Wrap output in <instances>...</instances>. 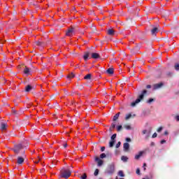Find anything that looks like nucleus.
<instances>
[{"label":"nucleus","instance_id":"1","mask_svg":"<svg viewBox=\"0 0 179 179\" xmlns=\"http://www.w3.org/2000/svg\"><path fill=\"white\" fill-rule=\"evenodd\" d=\"M147 94H148V90H143L141 94L138 96V99H136L134 102H132L131 103V106L135 107V106H136V104H138V103H141V101H142V100H143V99L145 98V96H146Z\"/></svg>","mask_w":179,"mask_h":179},{"label":"nucleus","instance_id":"2","mask_svg":"<svg viewBox=\"0 0 179 179\" xmlns=\"http://www.w3.org/2000/svg\"><path fill=\"white\" fill-rule=\"evenodd\" d=\"M71 174L72 171L70 169L62 168L60 171V178H69Z\"/></svg>","mask_w":179,"mask_h":179},{"label":"nucleus","instance_id":"3","mask_svg":"<svg viewBox=\"0 0 179 179\" xmlns=\"http://www.w3.org/2000/svg\"><path fill=\"white\" fill-rule=\"evenodd\" d=\"M23 145L21 143L15 144L14 145V147L12 148V150L15 153L16 155H19L21 151V155H24L26 152L23 150Z\"/></svg>","mask_w":179,"mask_h":179},{"label":"nucleus","instance_id":"4","mask_svg":"<svg viewBox=\"0 0 179 179\" xmlns=\"http://www.w3.org/2000/svg\"><path fill=\"white\" fill-rule=\"evenodd\" d=\"M114 173H115V165L114 164H110L105 170V174L113 176Z\"/></svg>","mask_w":179,"mask_h":179},{"label":"nucleus","instance_id":"5","mask_svg":"<svg viewBox=\"0 0 179 179\" xmlns=\"http://www.w3.org/2000/svg\"><path fill=\"white\" fill-rule=\"evenodd\" d=\"M75 31H76V29H75V27H71V28H69L68 29V31L66 33V35L69 36V37H71L72 36V34L75 33Z\"/></svg>","mask_w":179,"mask_h":179},{"label":"nucleus","instance_id":"6","mask_svg":"<svg viewBox=\"0 0 179 179\" xmlns=\"http://www.w3.org/2000/svg\"><path fill=\"white\" fill-rule=\"evenodd\" d=\"M95 162H96L98 167H101V165L104 163L99 157H95Z\"/></svg>","mask_w":179,"mask_h":179},{"label":"nucleus","instance_id":"7","mask_svg":"<svg viewBox=\"0 0 179 179\" xmlns=\"http://www.w3.org/2000/svg\"><path fill=\"white\" fill-rule=\"evenodd\" d=\"M24 73L27 76L31 75V69L25 66V68L24 69Z\"/></svg>","mask_w":179,"mask_h":179},{"label":"nucleus","instance_id":"8","mask_svg":"<svg viewBox=\"0 0 179 179\" xmlns=\"http://www.w3.org/2000/svg\"><path fill=\"white\" fill-rule=\"evenodd\" d=\"M34 89H36L34 87V86H31L30 85H28L25 87V92H31V90H34Z\"/></svg>","mask_w":179,"mask_h":179},{"label":"nucleus","instance_id":"9","mask_svg":"<svg viewBox=\"0 0 179 179\" xmlns=\"http://www.w3.org/2000/svg\"><path fill=\"white\" fill-rule=\"evenodd\" d=\"M24 162V158L22 157H17V164H23Z\"/></svg>","mask_w":179,"mask_h":179},{"label":"nucleus","instance_id":"10","mask_svg":"<svg viewBox=\"0 0 179 179\" xmlns=\"http://www.w3.org/2000/svg\"><path fill=\"white\" fill-rule=\"evenodd\" d=\"M163 83H159L158 84H155L153 85L154 87V90H157V89H160V87H162L163 86Z\"/></svg>","mask_w":179,"mask_h":179},{"label":"nucleus","instance_id":"11","mask_svg":"<svg viewBox=\"0 0 179 179\" xmlns=\"http://www.w3.org/2000/svg\"><path fill=\"white\" fill-rule=\"evenodd\" d=\"M157 31H159V28L157 27H154L153 29H151V34L152 36H156V34L157 33Z\"/></svg>","mask_w":179,"mask_h":179},{"label":"nucleus","instance_id":"12","mask_svg":"<svg viewBox=\"0 0 179 179\" xmlns=\"http://www.w3.org/2000/svg\"><path fill=\"white\" fill-rule=\"evenodd\" d=\"M123 149H124V152H128V150H129V143H124L123 144Z\"/></svg>","mask_w":179,"mask_h":179},{"label":"nucleus","instance_id":"13","mask_svg":"<svg viewBox=\"0 0 179 179\" xmlns=\"http://www.w3.org/2000/svg\"><path fill=\"white\" fill-rule=\"evenodd\" d=\"M143 155V151H140L138 155H135L134 159L136 160H139V159H141Z\"/></svg>","mask_w":179,"mask_h":179},{"label":"nucleus","instance_id":"14","mask_svg":"<svg viewBox=\"0 0 179 179\" xmlns=\"http://www.w3.org/2000/svg\"><path fill=\"white\" fill-rule=\"evenodd\" d=\"M107 34L109 36H114V34H115V31H114V29H109L107 31Z\"/></svg>","mask_w":179,"mask_h":179},{"label":"nucleus","instance_id":"15","mask_svg":"<svg viewBox=\"0 0 179 179\" xmlns=\"http://www.w3.org/2000/svg\"><path fill=\"white\" fill-rule=\"evenodd\" d=\"M92 58L94 59H98V58H100V55L96 52H94L92 54Z\"/></svg>","mask_w":179,"mask_h":179},{"label":"nucleus","instance_id":"16","mask_svg":"<svg viewBox=\"0 0 179 179\" xmlns=\"http://www.w3.org/2000/svg\"><path fill=\"white\" fill-rule=\"evenodd\" d=\"M136 115H135V114L132 115V114L129 113V114L126 115L125 120L128 121V120H129V118H132V117H136Z\"/></svg>","mask_w":179,"mask_h":179},{"label":"nucleus","instance_id":"17","mask_svg":"<svg viewBox=\"0 0 179 179\" xmlns=\"http://www.w3.org/2000/svg\"><path fill=\"white\" fill-rule=\"evenodd\" d=\"M89 55H90V52H85V55L83 56V59L85 61H87Z\"/></svg>","mask_w":179,"mask_h":179},{"label":"nucleus","instance_id":"18","mask_svg":"<svg viewBox=\"0 0 179 179\" xmlns=\"http://www.w3.org/2000/svg\"><path fill=\"white\" fill-rule=\"evenodd\" d=\"M36 45H38L39 47H44L45 45V43L41 42L40 41H38L36 42Z\"/></svg>","mask_w":179,"mask_h":179},{"label":"nucleus","instance_id":"19","mask_svg":"<svg viewBox=\"0 0 179 179\" xmlns=\"http://www.w3.org/2000/svg\"><path fill=\"white\" fill-rule=\"evenodd\" d=\"M106 73H108V75H113L114 73V69L109 68L107 69Z\"/></svg>","mask_w":179,"mask_h":179},{"label":"nucleus","instance_id":"20","mask_svg":"<svg viewBox=\"0 0 179 179\" xmlns=\"http://www.w3.org/2000/svg\"><path fill=\"white\" fill-rule=\"evenodd\" d=\"M84 79H85V80H90L92 79V74L89 73L87 74L85 77Z\"/></svg>","mask_w":179,"mask_h":179},{"label":"nucleus","instance_id":"21","mask_svg":"<svg viewBox=\"0 0 179 179\" xmlns=\"http://www.w3.org/2000/svg\"><path fill=\"white\" fill-rule=\"evenodd\" d=\"M120 113H117V114H115V115L113 116V121H117V120H118V118L120 117Z\"/></svg>","mask_w":179,"mask_h":179},{"label":"nucleus","instance_id":"22","mask_svg":"<svg viewBox=\"0 0 179 179\" xmlns=\"http://www.w3.org/2000/svg\"><path fill=\"white\" fill-rule=\"evenodd\" d=\"M0 128H1V131H5V129H6V123H1Z\"/></svg>","mask_w":179,"mask_h":179},{"label":"nucleus","instance_id":"23","mask_svg":"<svg viewBox=\"0 0 179 179\" xmlns=\"http://www.w3.org/2000/svg\"><path fill=\"white\" fill-rule=\"evenodd\" d=\"M115 143V141L114 140H111L110 142H109V147L110 148H113V146H114V144Z\"/></svg>","mask_w":179,"mask_h":179},{"label":"nucleus","instance_id":"24","mask_svg":"<svg viewBox=\"0 0 179 179\" xmlns=\"http://www.w3.org/2000/svg\"><path fill=\"white\" fill-rule=\"evenodd\" d=\"M124 128H125V129H127V130L132 129V127H131V126L129 124H124Z\"/></svg>","mask_w":179,"mask_h":179},{"label":"nucleus","instance_id":"25","mask_svg":"<svg viewBox=\"0 0 179 179\" xmlns=\"http://www.w3.org/2000/svg\"><path fill=\"white\" fill-rule=\"evenodd\" d=\"M121 160H122V162H128V157H125V156H122Z\"/></svg>","mask_w":179,"mask_h":179},{"label":"nucleus","instance_id":"26","mask_svg":"<svg viewBox=\"0 0 179 179\" xmlns=\"http://www.w3.org/2000/svg\"><path fill=\"white\" fill-rule=\"evenodd\" d=\"M118 176L120 177H125V174H124V171H119Z\"/></svg>","mask_w":179,"mask_h":179},{"label":"nucleus","instance_id":"27","mask_svg":"<svg viewBox=\"0 0 179 179\" xmlns=\"http://www.w3.org/2000/svg\"><path fill=\"white\" fill-rule=\"evenodd\" d=\"M91 30L92 33H96V31H97V29L94 26H91Z\"/></svg>","mask_w":179,"mask_h":179},{"label":"nucleus","instance_id":"28","mask_svg":"<svg viewBox=\"0 0 179 179\" xmlns=\"http://www.w3.org/2000/svg\"><path fill=\"white\" fill-rule=\"evenodd\" d=\"M155 101V99L151 98L147 101L148 104H150L151 103H153Z\"/></svg>","mask_w":179,"mask_h":179},{"label":"nucleus","instance_id":"29","mask_svg":"<svg viewBox=\"0 0 179 179\" xmlns=\"http://www.w3.org/2000/svg\"><path fill=\"white\" fill-rule=\"evenodd\" d=\"M71 78H75V74H73L72 73L71 74H69L68 76H67V78L68 79H71Z\"/></svg>","mask_w":179,"mask_h":179},{"label":"nucleus","instance_id":"30","mask_svg":"<svg viewBox=\"0 0 179 179\" xmlns=\"http://www.w3.org/2000/svg\"><path fill=\"white\" fill-rule=\"evenodd\" d=\"M121 129H122V125H119L117 127V131L118 132H120V131H121Z\"/></svg>","mask_w":179,"mask_h":179},{"label":"nucleus","instance_id":"31","mask_svg":"<svg viewBox=\"0 0 179 179\" xmlns=\"http://www.w3.org/2000/svg\"><path fill=\"white\" fill-rule=\"evenodd\" d=\"M115 138H117V134H114L110 137V139H111V141H114V139H115Z\"/></svg>","mask_w":179,"mask_h":179},{"label":"nucleus","instance_id":"32","mask_svg":"<svg viewBox=\"0 0 179 179\" xmlns=\"http://www.w3.org/2000/svg\"><path fill=\"white\" fill-rule=\"evenodd\" d=\"M99 169H95V171H94V176H99Z\"/></svg>","mask_w":179,"mask_h":179},{"label":"nucleus","instance_id":"33","mask_svg":"<svg viewBox=\"0 0 179 179\" xmlns=\"http://www.w3.org/2000/svg\"><path fill=\"white\" fill-rule=\"evenodd\" d=\"M174 68L176 71H179V64H176Z\"/></svg>","mask_w":179,"mask_h":179},{"label":"nucleus","instance_id":"34","mask_svg":"<svg viewBox=\"0 0 179 179\" xmlns=\"http://www.w3.org/2000/svg\"><path fill=\"white\" fill-rule=\"evenodd\" d=\"M81 179H86L87 178V175L86 173H83V175L80 177Z\"/></svg>","mask_w":179,"mask_h":179},{"label":"nucleus","instance_id":"35","mask_svg":"<svg viewBox=\"0 0 179 179\" xmlns=\"http://www.w3.org/2000/svg\"><path fill=\"white\" fill-rule=\"evenodd\" d=\"M78 87L79 90H83V88H84L83 85H78Z\"/></svg>","mask_w":179,"mask_h":179},{"label":"nucleus","instance_id":"36","mask_svg":"<svg viewBox=\"0 0 179 179\" xmlns=\"http://www.w3.org/2000/svg\"><path fill=\"white\" fill-rule=\"evenodd\" d=\"M105 157H106V155L105 153L101 154V155H100V158H101V159H104Z\"/></svg>","mask_w":179,"mask_h":179},{"label":"nucleus","instance_id":"37","mask_svg":"<svg viewBox=\"0 0 179 179\" xmlns=\"http://www.w3.org/2000/svg\"><path fill=\"white\" fill-rule=\"evenodd\" d=\"M162 131H163V127H160L157 129V132H162Z\"/></svg>","mask_w":179,"mask_h":179},{"label":"nucleus","instance_id":"38","mask_svg":"<svg viewBox=\"0 0 179 179\" xmlns=\"http://www.w3.org/2000/svg\"><path fill=\"white\" fill-rule=\"evenodd\" d=\"M91 106H96V99L94 101H91Z\"/></svg>","mask_w":179,"mask_h":179},{"label":"nucleus","instance_id":"39","mask_svg":"<svg viewBox=\"0 0 179 179\" xmlns=\"http://www.w3.org/2000/svg\"><path fill=\"white\" fill-rule=\"evenodd\" d=\"M120 146H121V142H118L117 144H116V148L118 149V148H120Z\"/></svg>","mask_w":179,"mask_h":179},{"label":"nucleus","instance_id":"40","mask_svg":"<svg viewBox=\"0 0 179 179\" xmlns=\"http://www.w3.org/2000/svg\"><path fill=\"white\" fill-rule=\"evenodd\" d=\"M136 173V174H138V176L141 175V169H137Z\"/></svg>","mask_w":179,"mask_h":179},{"label":"nucleus","instance_id":"41","mask_svg":"<svg viewBox=\"0 0 179 179\" xmlns=\"http://www.w3.org/2000/svg\"><path fill=\"white\" fill-rule=\"evenodd\" d=\"M152 138H157V133H154L152 136Z\"/></svg>","mask_w":179,"mask_h":179},{"label":"nucleus","instance_id":"42","mask_svg":"<svg viewBox=\"0 0 179 179\" xmlns=\"http://www.w3.org/2000/svg\"><path fill=\"white\" fill-rule=\"evenodd\" d=\"M110 127L114 129V128H115V124L114 122L112 123Z\"/></svg>","mask_w":179,"mask_h":179},{"label":"nucleus","instance_id":"43","mask_svg":"<svg viewBox=\"0 0 179 179\" xmlns=\"http://www.w3.org/2000/svg\"><path fill=\"white\" fill-rule=\"evenodd\" d=\"M150 136V131L148 132V134L146 135V138H149V137Z\"/></svg>","mask_w":179,"mask_h":179},{"label":"nucleus","instance_id":"44","mask_svg":"<svg viewBox=\"0 0 179 179\" xmlns=\"http://www.w3.org/2000/svg\"><path fill=\"white\" fill-rule=\"evenodd\" d=\"M142 133L143 135H145V134H148V130H143Z\"/></svg>","mask_w":179,"mask_h":179},{"label":"nucleus","instance_id":"45","mask_svg":"<svg viewBox=\"0 0 179 179\" xmlns=\"http://www.w3.org/2000/svg\"><path fill=\"white\" fill-rule=\"evenodd\" d=\"M104 150H106V147H101V151L104 152Z\"/></svg>","mask_w":179,"mask_h":179},{"label":"nucleus","instance_id":"46","mask_svg":"<svg viewBox=\"0 0 179 179\" xmlns=\"http://www.w3.org/2000/svg\"><path fill=\"white\" fill-rule=\"evenodd\" d=\"M173 75V73L169 72L167 73V76H171Z\"/></svg>","mask_w":179,"mask_h":179},{"label":"nucleus","instance_id":"47","mask_svg":"<svg viewBox=\"0 0 179 179\" xmlns=\"http://www.w3.org/2000/svg\"><path fill=\"white\" fill-rule=\"evenodd\" d=\"M151 87H152V85H148L146 86V89H150Z\"/></svg>","mask_w":179,"mask_h":179},{"label":"nucleus","instance_id":"48","mask_svg":"<svg viewBox=\"0 0 179 179\" xmlns=\"http://www.w3.org/2000/svg\"><path fill=\"white\" fill-rule=\"evenodd\" d=\"M175 119L176 120V121H179V115H176L175 117Z\"/></svg>","mask_w":179,"mask_h":179},{"label":"nucleus","instance_id":"49","mask_svg":"<svg viewBox=\"0 0 179 179\" xmlns=\"http://www.w3.org/2000/svg\"><path fill=\"white\" fill-rule=\"evenodd\" d=\"M163 143H166V140H162L161 141V144L163 145Z\"/></svg>","mask_w":179,"mask_h":179},{"label":"nucleus","instance_id":"50","mask_svg":"<svg viewBox=\"0 0 179 179\" xmlns=\"http://www.w3.org/2000/svg\"><path fill=\"white\" fill-rule=\"evenodd\" d=\"M126 141H127V142H131V138H126Z\"/></svg>","mask_w":179,"mask_h":179},{"label":"nucleus","instance_id":"51","mask_svg":"<svg viewBox=\"0 0 179 179\" xmlns=\"http://www.w3.org/2000/svg\"><path fill=\"white\" fill-rule=\"evenodd\" d=\"M131 54H134V52H135V49H131Z\"/></svg>","mask_w":179,"mask_h":179},{"label":"nucleus","instance_id":"52","mask_svg":"<svg viewBox=\"0 0 179 179\" xmlns=\"http://www.w3.org/2000/svg\"><path fill=\"white\" fill-rule=\"evenodd\" d=\"M13 114H17V111L15 110V109H13Z\"/></svg>","mask_w":179,"mask_h":179},{"label":"nucleus","instance_id":"53","mask_svg":"<svg viewBox=\"0 0 179 179\" xmlns=\"http://www.w3.org/2000/svg\"><path fill=\"white\" fill-rule=\"evenodd\" d=\"M63 146H64V148H68V144H67V143H64V144L63 145Z\"/></svg>","mask_w":179,"mask_h":179},{"label":"nucleus","instance_id":"54","mask_svg":"<svg viewBox=\"0 0 179 179\" xmlns=\"http://www.w3.org/2000/svg\"><path fill=\"white\" fill-rule=\"evenodd\" d=\"M164 135H169V131H165L164 133Z\"/></svg>","mask_w":179,"mask_h":179},{"label":"nucleus","instance_id":"55","mask_svg":"<svg viewBox=\"0 0 179 179\" xmlns=\"http://www.w3.org/2000/svg\"><path fill=\"white\" fill-rule=\"evenodd\" d=\"M39 162H40V159L34 162V163H36V164H37L38 163H39Z\"/></svg>","mask_w":179,"mask_h":179},{"label":"nucleus","instance_id":"56","mask_svg":"<svg viewBox=\"0 0 179 179\" xmlns=\"http://www.w3.org/2000/svg\"><path fill=\"white\" fill-rule=\"evenodd\" d=\"M114 129L113 128H111V127L109 128V131L110 132H112V131Z\"/></svg>","mask_w":179,"mask_h":179},{"label":"nucleus","instance_id":"57","mask_svg":"<svg viewBox=\"0 0 179 179\" xmlns=\"http://www.w3.org/2000/svg\"><path fill=\"white\" fill-rule=\"evenodd\" d=\"M151 146H155V143L154 142L151 143Z\"/></svg>","mask_w":179,"mask_h":179},{"label":"nucleus","instance_id":"58","mask_svg":"<svg viewBox=\"0 0 179 179\" xmlns=\"http://www.w3.org/2000/svg\"><path fill=\"white\" fill-rule=\"evenodd\" d=\"M145 166H146V164L144 163L143 164V167H145Z\"/></svg>","mask_w":179,"mask_h":179},{"label":"nucleus","instance_id":"59","mask_svg":"<svg viewBox=\"0 0 179 179\" xmlns=\"http://www.w3.org/2000/svg\"><path fill=\"white\" fill-rule=\"evenodd\" d=\"M30 4H31V5H34V3H31V2L30 3Z\"/></svg>","mask_w":179,"mask_h":179},{"label":"nucleus","instance_id":"60","mask_svg":"<svg viewBox=\"0 0 179 179\" xmlns=\"http://www.w3.org/2000/svg\"><path fill=\"white\" fill-rule=\"evenodd\" d=\"M6 10H8V8H6Z\"/></svg>","mask_w":179,"mask_h":179},{"label":"nucleus","instance_id":"61","mask_svg":"<svg viewBox=\"0 0 179 179\" xmlns=\"http://www.w3.org/2000/svg\"><path fill=\"white\" fill-rule=\"evenodd\" d=\"M6 10H8V8H6Z\"/></svg>","mask_w":179,"mask_h":179},{"label":"nucleus","instance_id":"62","mask_svg":"<svg viewBox=\"0 0 179 179\" xmlns=\"http://www.w3.org/2000/svg\"><path fill=\"white\" fill-rule=\"evenodd\" d=\"M144 170H146V168H144Z\"/></svg>","mask_w":179,"mask_h":179},{"label":"nucleus","instance_id":"63","mask_svg":"<svg viewBox=\"0 0 179 179\" xmlns=\"http://www.w3.org/2000/svg\"><path fill=\"white\" fill-rule=\"evenodd\" d=\"M145 179H149V178H146Z\"/></svg>","mask_w":179,"mask_h":179},{"label":"nucleus","instance_id":"64","mask_svg":"<svg viewBox=\"0 0 179 179\" xmlns=\"http://www.w3.org/2000/svg\"><path fill=\"white\" fill-rule=\"evenodd\" d=\"M143 179H145V178H143Z\"/></svg>","mask_w":179,"mask_h":179}]
</instances>
